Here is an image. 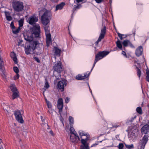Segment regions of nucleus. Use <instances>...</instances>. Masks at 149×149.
<instances>
[{
    "mask_svg": "<svg viewBox=\"0 0 149 149\" xmlns=\"http://www.w3.org/2000/svg\"><path fill=\"white\" fill-rule=\"evenodd\" d=\"M40 32V26L38 24H36L33 26L31 33L24 36L25 40L30 42L25 47V51L26 54H33L36 49L41 51L42 49L44 48L42 44L40 43L33 37L34 36L35 37H38Z\"/></svg>",
    "mask_w": 149,
    "mask_h": 149,
    "instance_id": "1",
    "label": "nucleus"
},
{
    "mask_svg": "<svg viewBox=\"0 0 149 149\" xmlns=\"http://www.w3.org/2000/svg\"><path fill=\"white\" fill-rule=\"evenodd\" d=\"M81 138L82 145L80 146V149H89V143L87 141L89 139L90 136L83 131L80 130L79 132Z\"/></svg>",
    "mask_w": 149,
    "mask_h": 149,
    "instance_id": "2",
    "label": "nucleus"
},
{
    "mask_svg": "<svg viewBox=\"0 0 149 149\" xmlns=\"http://www.w3.org/2000/svg\"><path fill=\"white\" fill-rule=\"evenodd\" d=\"M52 16L51 12L50 11H46L41 17L42 22L44 25H47L49 22Z\"/></svg>",
    "mask_w": 149,
    "mask_h": 149,
    "instance_id": "3",
    "label": "nucleus"
},
{
    "mask_svg": "<svg viewBox=\"0 0 149 149\" xmlns=\"http://www.w3.org/2000/svg\"><path fill=\"white\" fill-rule=\"evenodd\" d=\"M109 53L108 52L103 51L102 52H99L96 55L94 63L93 64L91 71L94 67L96 63L99 60L102 59L106 55H108Z\"/></svg>",
    "mask_w": 149,
    "mask_h": 149,
    "instance_id": "4",
    "label": "nucleus"
},
{
    "mask_svg": "<svg viewBox=\"0 0 149 149\" xmlns=\"http://www.w3.org/2000/svg\"><path fill=\"white\" fill-rule=\"evenodd\" d=\"M13 6L14 10L17 12L22 11L24 8L23 3L19 1L13 2Z\"/></svg>",
    "mask_w": 149,
    "mask_h": 149,
    "instance_id": "5",
    "label": "nucleus"
},
{
    "mask_svg": "<svg viewBox=\"0 0 149 149\" xmlns=\"http://www.w3.org/2000/svg\"><path fill=\"white\" fill-rule=\"evenodd\" d=\"M54 68L55 71L58 73V75L55 76L56 78L57 79H59L61 77V75L60 73L62 70L61 62L60 61H58L56 63L54 67Z\"/></svg>",
    "mask_w": 149,
    "mask_h": 149,
    "instance_id": "6",
    "label": "nucleus"
},
{
    "mask_svg": "<svg viewBox=\"0 0 149 149\" xmlns=\"http://www.w3.org/2000/svg\"><path fill=\"white\" fill-rule=\"evenodd\" d=\"M23 113V111L17 110L15 112V115L16 119L19 123H23L24 120L22 118V115Z\"/></svg>",
    "mask_w": 149,
    "mask_h": 149,
    "instance_id": "7",
    "label": "nucleus"
},
{
    "mask_svg": "<svg viewBox=\"0 0 149 149\" xmlns=\"http://www.w3.org/2000/svg\"><path fill=\"white\" fill-rule=\"evenodd\" d=\"M69 135L70 136V141L74 143H77L80 140V139L77 133L72 134Z\"/></svg>",
    "mask_w": 149,
    "mask_h": 149,
    "instance_id": "8",
    "label": "nucleus"
},
{
    "mask_svg": "<svg viewBox=\"0 0 149 149\" xmlns=\"http://www.w3.org/2000/svg\"><path fill=\"white\" fill-rule=\"evenodd\" d=\"M106 27L104 26L101 30V33L97 40L95 42V44L96 45H97L98 42L104 38L106 33Z\"/></svg>",
    "mask_w": 149,
    "mask_h": 149,
    "instance_id": "9",
    "label": "nucleus"
},
{
    "mask_svg": "<svg viewBox=\"0 0 149 149\" xmlns=\"http://www.w3.org/2000/svg\"><path fill=\"white\" fill-rule=\"evenodd\" d=\"M67 85L66 81L65 80H63L62 81H59L57 84V86L58 88L61 89V91H63L64 87Z\"/></svg>",
    "mask_w": 149,
    "mask_h": 149,
    "instance_id": "10",
    "label": "nucleus"
},
{
    "mask_svg": "<svg viewBox=\"0 0 149 149\" xmlns=\"http://www.w3.org/2000/svg\"><path fill=\"white\" fill-rule=\"evenodd\" d=\"M148 136L145 135L144 136L142 139L140 141V144L141 145V149H144V147L148 141Z\"/></svg>",
    "mask_w": 149,
    "mask_h": 149,
    "instance_id": "11",
    "label": "nucleus"
},
{
    "mask_svg": "<svg viewBox=\"0 0 149 149\" xmlns=\"http://www.w3.org/2000/svg\"><path fill=\"white\" fill-rule=\"evenodd\" d=\"M63 100L62 98H59L57 102V107L59 110V113L61 115V112L62 111L63 108Z\"/></svg>",
    "mask_w": 149,
    "mask_h": 149,
    "instance_id": "12",
    "label": "nucleus"
},
{
    "mask_svg": "<svg viewBox=\"0 0 149 149\" xmlns=\"http://www.w3.org/2000/svg\"><path fill=\"white\" fill-rule=\"evenodd\" d=\"M38 21V18L35 16L30 17L27 20V22L31 25L35 24Z\"/></svg>",
    "mask_w": 149,
    "mask_h": 149,
    "instance_id": "13",
    "label": "nucleus"
},
{
    "mask_svg": "<svg viewBox=\"0 0 149 149\" xmlns=\"http://www.w3.org/2000/svg\"><path fill=\"white\" fill-rule=\"evenodd\" d=\"M141 132L142 134H146L149 132V126L148 125H145L142 127Z\"/></svg>",
    "mask_w": 149,
    "mask_h": 149,
    "instance_id": "14",
    "label": "nucleus"
},
{
    "mask_svg": "<svg viewBox=\"0 0 149 149\" xmlns=\"http://www.w3.org/2000/svg\"><path fill=\"white\" fill-rule=\"evenodd\" d=\"M143 51V48L142 46H139L137 48L135 51V54L137 56H139L142 54Z\"/></svg>",
    "mask_w": 149,
    "mask_h": 149,
    "instance_id": "15",
    "label": "nucleus"
},
{
    "mask_svg": "<svg viewBox=\"0 0 149 149\" xmlns=\"http://www.w3.org/2000/svg\"><path fill=\"white\" fill-rule=\"evenodd\" d=\"M138 129L136 127H134L132 128L130 131L132 135L136 136L138 134Z\"/></svg>",
    "mask_w": 149,
    "mask_h": 149,
    "instance_id": "16",
    "label": "nucleus"
},
{
    "mask_svg": "<svg viewBox=\"0 0 149 149\" xmlns=\"http://www.w3.org/2000/svg\"><path fill=\"white\" fill-rule=\"evenodd\" d=\"M54 55L55 56H60L61 53V50L58 49L56 47H54Z\"/></svg>",
    "mask_w": 149,
    "mask_h": 149,
    "instance_id": "17",
    "label": "nucleus"
},
{
    "mask_svg": "<svg viewBox=\"0 0 149 149\" xmlns=\"http://www.w3.org/2000/svg\"><path fill=\"white\" fill-rule=\"evenodd\" d=\"M89 75L85 74L84 76H82L80 74H78L76 77V78L78 80H82L88 77Z\"/></svg>",
    "mask_w": 149,
    "mask_h": 149,
    "instance_id": "18",
    "label": "nucleus"
},
{
    "mask_svg": "<svg viewBox=\"0 0 149 149\" xmlns=\"http://www.w3.org/2000/svg\"><path fill=\"white\" fill-rule=\"evenodd\" d=\"M46 36V43L47 45L48 46L51 42V35L50 33L45 34Z\"/></svg>",
    "mask_w": 149,
    "mask_h": 149,
    "instance_id": "19",
    "label": "nucleus"
},
{
    "mask_svg": "<svg viewBox=\"0 0 149 149\" xmlns=\"http://www.w3.org/2000/svg\"><path fill=\"white\" fill-rule=\"evenodd\" d=\"M64 5L65 3L63 2L57 5L56 7L55 11H57L58 10H61L63 8Z\"/></svg>",
    "mask_w": 149,
    "mask_h": 149,
    "instance_id": "20",
    "label": "nucleus"
},
{
    "mask_svg": "<svg viewBox=\"0 0 149 149\" xmlns=\"http://www.w3.org/2000/svg\"><path fill=\"white\" fill-rule=\"evenodd\" d=\"M123 46L125 47H126L128 45H129L131 47H134L133 46L130 42V41L128 40H126L123 41Z\"/></svg>",
    "mask_w": 149,
    "mask_h": 149,
    "instance_id": "21",
    "label": "nucleus"
},
{
    "mask_svg": "<svg viewBox=\"0 0 149 149\" xmlns=\"http://www.w3.org/2000/svg\"><path fill=\"white\" fill-rule=\"evenodd\" d=\"M13 92V93L12 95V99L14 100L19 96V92L17 90Z\"/></svg>",
    "mask_w": 149,
    "mask_h": 149,
    "instance_id": "22",
    "label": "nucleus"
},
{
    "mask_svg": "<svg viewBox=\"0 0 149 149\" xmlns=\"http://www.w3.org/2000/svg\"><path fill=\"white\" fill-rule=\"evenodd\" d=\"M70 127L69 129L70 132L68 133V135H70L72 134L77 133L75 131L74 128L73 127L72 125H70Z\"/></svg>",
    "mask_w": 149,
    "mask_h": 149,
    "instance_id": "23",
    "label": "nucleus"
},
{
    "mask_svg": "<svg viewBox=\"0 0 149 149\" xmlns=\"http://www.w3.org/2000/svg\"><path fill=\"white\" fill-rule=\"evenodd\" d=\"M10 88L12 92L17 90L15 85L14 84H12L10 85Z\"/></svg>",
    "mask_w": 149,
    "mask_h": 149,
    "instance_id": "24",
    "label": "nucleus"
},
{
    "mask_svg": "<svg viewBox=\"0 0 149 149\" xmlns=\"http://www.w3.org/2000/svg\"><path fill=\"white\" fill-rule=\"evenodd\" d=\"M69 120L70 125H73L74 122L73 118L72 116H70L69 117Z\"/></svg>",
    "mask_w": 149,
    "mask_h": 149,
    "instance_id": "25",
    "label": "nucleus"
},
{
    "mask_svg": "<svg viewBox=\"0 0 149 149\" xmlns=\"http://www.w3.org/2000/svg\"><path fill=\"white\" fill-rule=\"evenodd\" d=\"M24 21V19H21L18 21L19 25V27L20 28V27H22L23 26Z\"/></svg>",
    "mask_w": 149,
    "mask_h": 149,
    "instance_id": "26",
    "label": "nucleus"
},
{
    "mask_svg": "<svg viewBox=\"0 0 149 149\" xmlns=\"http://www.w3.org/2000/svg\"><path fill=\"white\" fill-rule=\"evenodd\" d=\"M117 47L119 49H121L122 48V45L121 42L119 40L117 41L116 42Z\"/></svg>",
    "mask_w": 149,
    "mask_h": 149,
    "instance_id": "27",
    "label": "nucleus"
},
{
    "mask_svg": "<svg viewBox=\"0 0 149 149\" xmlns=\"http://www.w3.org/2000/svg\"><path fill=\"white\" fill-rule=\"evenodd\" d=\"M45 34L50 33L49 26H47L44 27Z\"/></svg>",
    "mask_w": 149,
    "mask_h": 149,
    "instance_id": "28",
    "label": "nucleus"
},
{
    "mask_svg": "<svg viewBox=\"0 0 149 149\" xmlns=\"http://www.w3.org/2000/svg\"><path fill=\"white\" fill-rule=\"evenodd\" d=\"M20 29L19 27H18L17 29H15L14 28L13 30V32L14 34H16L19 32Z\"/></svg>",
    "mask_w": 149,
    "mask_h": 149,
    "instance_id": "29",
    "label": "nucleus"
},
{
    "mask_svg": "<svg viewBox=\"0 0 149 149\" xmlns=\"http://www.w3.org/2000/svg\"><path fill=\"white\" fill-rule=\"evenodd\" d=\"M49 87V85L46 79H45V86H44V88H45L46 89L48 88Z\"/></svg>",
    "mask_w": 149,
    "mask_h": 149,
    "instance_id": "30",
    "label": "nucleus"
},
{
    "mask_svg": "<svg viewBox=\"0 0 149 149\" xmlns=\"http://www.w3.org/2000/svg\"><path fill=\"white\" fill-rule=\"evenodd\" d=\"M125 146L126 148L129 149H132L134 148V146L133 144H131L130 145L125 144Z\"/></svg>",
    "mask_w": 149,
    "mask_h": 149,
    "instance_id": "31",
    "label": "nucleus"
},
{
    "mask_svg": "<svg viewBox=\"0 0 149 149\" xmlns=\"http://www.w3.org/2000/svg\"><path fill=\"white\" fill-rule=\"evenodd\" d=\"M137 112L140 114H142V109L141 107H138L136 109Z\"/></svg>",
    "mask_w": 149,
    "mask_h": 149,
    "instance_id": "32",
    "label": "nucleus"
},
{
    "mask_svg": "<svg viewBox=\"0 0 149 149\" xmlns=\"http://www.w3.org/2000/svg\"><path fill=\"white\" fill-rule=\"evenodd\" d=\"M46 104L49 109H52V104L49 101H47Z\"/></svg>",
    "mask_w": 149,
    "mask_h": 149,
    "instance_id": "33",
    "label": "nucleus"
},
{
    "mask_svg": "<svg viewBox=\"0 0 149 149\" xmlns=\"http://www.w3.org/2000/svg\"><path fill=\"white\" fill-rule=\"evenodd\" d=\"M48 112L50 113L52 116H54L53 113L54 112H55V111H54V110H53L52 108L48 109Z\"/></svg>",
    "mask_w": 149,
    "mask_h": 149,
    "instance_id": "34",
    "label": "nucleus"
},
{
    "mask_svg": "<svg viewBox=\"0 0 149 149\" xmlns=\"http://www.w3.org/2000/svg\"><path fill=\"white\" fill-rule=\"evenodd\" d=\"M146 71L147 75L146 77V80L149 82V70H147Z\"/></svg>",
    "mask_w": 149,
    "mask_h": 149,
    "instance_id": "35",
    "label": "nucleus"
},
{
    "mask_svg": "<svg viewBox=\"0 0 149 149\" xmlns=\"http://www.w3.org/2000/svg\"><path fill=\"white\" fill-rule=\"evenodd\" d=\"M13 69L14 71L16 73V74H18L19 72V70L18 68L16 67H14L13 68Z\"/></svg>",
    "mask_w": 149,
    "mask_h": 149,
    "instance_id": "36",
    "label": "nucleus"
},
{
    "mask_svg": "<svg viewBox=\"0 0 149 149\" xmlns=\"http://www.w3.org/2000/svg\"><path fill=\"white\" fill-rule=\"evenodd\" d=\"M124 145L123 143H120L119 144L118 146V148L119 149H123Z\"/></svg>",
    "mask_w": 149,
    "mask_h": 149,
    "instance_id": "37",
    "label": "nucleus"
},
{
    "mask_svg": "<svg viewBox=\"0 0 149 149\" xmlns=\"http://www.w3.org/2000/svg\"><path fill=\"white\" fill-rule=\"evenodd\" d=\"M5 16L6 17L10 16V13L7 11H5L4 12Z\"/></svg>",
    "mask_w": 149,
    "mask_h": 149,
    "instance_id": "38",
    "label": "nucleus"
},
{
    "mask_svg": "<svg viewBox=\"0 0 149 149\" xmlns=\"http://www.w3.org/2000/svg\"><path fill=\"white\" fill-rule=\"evenodd\" d=\"M19 75L18 74H16V75L14 76V79L15 80H16L19 77Z\"/></svg>",
    "mask_w": 149,
    "mask_h": 149,
    "instance_id": "39",
    "label": "nucleus"
},
{
    "mask_svg": "<svg viewBox=\"0 0 149 149\" xmlns=\"http://www.w3.org/2000/svg\"><path fill=\"white\" fill-rule=\"evenodd\" d=\"M119 126V125H118V124H115L114 125H112V127H110V128H116Z\"/></svg>",
    "mask_w": 149,
    "mask_h": 149,
    "instance_id": "40",
    "label": "nucleus"
},
{
    "mask_svg": "<svg viewBox=\"0 0 149 149\" xmlns=\"http://www.w3.org/2000/svg\"><path fill=\"white\" fill-rule=\"evenodd\" d=\"M6 18L7 20L8 21H11V20H12V18L11 17V16L6 17Z\"/></svg>",
    "mask_w": 149,
    "mask_h": 149,
    "instance_id": "41",
    "label": "nucleus"
},
{
    "mask_svg": "<svg viewBox=\"0 0 149 149\" xmlns=\"http://www.w3.org/2000/svg\"><path fill=\"white\" fill-rule=\"evenodd\" d=\"M137 73L138 77L140 78L141 74V71L139 69H138Z\"/></svg>",
    "mask_w": 149,
    "mask_h": 149,
    "instance_id": "42",
    "label": "nucleus"
},
{
    "mask_svg": "<svg viewBox=\"0 0 149 149\" xmlns=\"http://www.w3.org/2000/svg\"><path fill=\"white\" fill-rule=\"evenodd\" d=\"M11 132L12 133L14 134H16V130L14 128H12L11 130Z\"/></svg>",
    "mask_w": 149,
    "mask_h": 149,
    "instance_id": "43",
    "label": "nucleus"
},
{
    "mask_svg": "<svg viewBox=\"0 0 149 149\" xmlns=\"http://www.w3.org/2000/svg\"><path fill=\"white\" fill-rule=\"evenodd\" d=\"M118 36L120 38V40H122L123 39L122 36H123V35L121 34L120 33H118Z\"/></svg>",
    "mask_w": 149,
    "mask_h": 149,
    "instance_id": "44",
    "label": "nucleus"
},
{
    "mask_svg": "<svg viewBox=\"0 0 149 149\" xmlns=\"http://www.w3.org/2000/svg\"><path fill=\"white\" fill-rule=\"evenodd\" d=\"M14 62V63L16 64L17 63V58L16 56H14V57L12 58Z\"/></svg>",
    "mask_w": 149,
    "mask_h": 149,
    "instance_id": "45",
    "label": "nucleus"
},
{
    "mask_svg": "<svg viewBox=\"0 0 149 149\" xmlns=\"http://www.w3.org/2000/svg\"><path fill=\"white\" fill-rule=\"evenodd\" d=\"M10 56L12 58L14 57V56H16L15 53L13 52H11Z\"/></svg>",
    "mask_w": 149,
    "mask_h": 149,
    "instance_id": "46",
    "label": "nucleus"
},
{
    "mask_svg": "<svg viewBox=\"0 0 149 149\" xmlns=\"http://www.w3.org/2000/svg\"><path fill=\"white\" fill-rule=\"evenodd\" d=\"M10 26L13 29L15 28V26H14V23L13 22H11L10 24Z\"/></svg>",
    "mask_w": 149,
    "mask_h": 149,
    "instance_id": "47",
    "label": "nucleus"
},
{
    "mask_svg": "<svg viewBox=\"0 0 149 149\" xmlns=\"http://www.w3.org/2000/svg\"><path fill=\"white\" fill-rule=\"evenodd\" d=\"M99 142H96L95 143H94V144H93L91 146V147H95V146H97V145L98 144V143H99Z\"/></svg>",
    "mask_w": 149,
    "mask_h": 149,
    "instance_id": "48",
    "label": "nucleus"
},
{
    "mask_svg": "<svg viewBox=\"0 0 149 149\" xmlns=\"http://www.w3.org/2000/svg\"><path fill=\"white\" fill-rule=\"evenodd\" d=\"M84 0H75L74 1V3H79V2H82Z\"/></svg>",
    "mask_w": 149,
    "mask_h": 149,
    "instance_id": "49",
    "label": "nucleus"
},
{
    "mask_svg": "<svg viewBox=\"0 0 149 149\" xmlns=\"http://www.w3.org/2000/svg\"><path fill=\"white\" fill-rule=\"evenodd\" d=\"M65 102L66 103H68L69 101H70V98H69L67 97H66L65 99Z\"/></svg>",
    "mask_w": 149,
    "mask_h": 149,
    "instance_id": "50",
    "label": "nucleus"
},
{
    "mask_svg": "<svg viewBox=\"0 0 149 149\" xmlns=\"http://www.w3.org/2000/svg\"><path fill=\"white\" fill-rule=\"evenodd\" d=\"M122 54L123 55L126 57L127 58V56L125 52L124 51H122Z\"/></svg>",
    "mask_w": 149,
    "mask_h": 149,
    "instance_id": "51",
    "label": "nucleus"
},
{
    "mask_svg": "<svg viewBox=\"0 0 149 149\" xmlns=\"http://www.w3.org/2000/svg\"><path fill=\"white\" fill-rule=\"evenodd\" d=\"M23 41L22 40H19L18 42L17 45L18 46H20L21 45Z\"/></svg>",
    "mask_w": 149,
    "mask_h": 149,
    "instance_id": "52",
    "label": "nucleus"
},
{
    "mask_svg": "<svg viewBox=\"0 0 149 149\" xmlns=\"http://www.w3.org/2000/svg\"><path fill=\"white\" fill-rule=\"evenodd\" d=\"M34 59L37 62L39 63L40 62V61L38 58L35 57L34 58Z\"/></svg>",
    "mask_w": 149,
    "mask_h": 149,
    "instance_id": "53",
    "label": "nucleus"
},
{
    "mask_svg": "<svg viewBox=\"0 0 149 149\" xmlns=\"http://www.w3.org/2000/svg\"><path fill=\"white\" fill-rule=\"evenodd\" d=\"M95 1L97 3H100L102 1V0H95Z\"/></svg>",
    "mask_w": 149,
    "mask_h": 149,
    "instance_id": "54",
    "label": "nucleus"
},
{
    "mask_svg": "<svg viewBox=\"0 0 149 149\" xmlns=\"http://www.w3.org/2000/svg\"><path fill=\"white\" fill-rule=\"evenodd\" d=\"M60 115V120L62 122V123L63 124V119L61 116V115Z\"/></svg>",
    "mask_w": 149,
    "mask_h": 149,
    "instance_id": "55",
    "label": "nucleus"
},
{
    "mask_svg": "<svg viewBox=\"0 0 149 149\" xmlns=\"http://www.w3.org/2000/svg\"><path fill=\"white\" fill-rule=\"evenodd\" d=\"M2 61L0 60V69H1L2 67Z\"/></svg>",
    "mask_w": 149,
    "mask_h": 149,
    "instance_id": "56",
    "label": "nucleus"
},
{
    "mask_svg": "<svg viewBox=\"0 0 149 149\" xmlns=\"http://www.w3.org/2000/svg\"><path fill=\"white\" fill-rule=\"evenodd\" d=\"M41 118L42 120V121L43 122V123L45 121V119L43 118V117L42 116H41Z\"/></svg>",
    "mask_w": 149,
    "mask_h": 149,
    "instance_id": "57",
    "label": "nucleus"
},
{
    "mask_svg": "<svg viewBox=\"0 0 149 149\" xmlns=\"http://www.w3.org/2000/svg\"><path fill=\"white\" fill-rule=\"evenodd\" d=\"M134 62L135 63H136L138 64H139V63H138V61L137 59L135 60Z\"/></svg>",
    "mask_w": 149,
    "mask_h": 149,
    "instance_id": "58",
    "label": "nucleus"
},
{
    "mask_svg": "<svg viewBox=\"0 0 149 149\" xmlns=\"http://www.w3.org/2000/svg\"><path fill=\"white\" fill-rule=\"evenodd\" d=\"M51 1L53 2H57L58 0H50Z\"/></svg>",
    "mask_w": 149,
    "mask_h": 149,
    "instance_id": "59",
    "label": "nucleus"
},
{
    "mask_svg": "<svg viewBox=\"0 0 149 149\" xmlns=\"http://www.w3.org/2000/svg\"><path fill=\"white\" fill-rule=\"evenodd\" d=\"M50 133L52 136L54 135V134H53V132L52 131V130L50 131Z\"/></svg>",
    "mask_w": 149,
    "mask_h": 149,
    "instance_id": "60",
    "label": "nucleus"
},
{
    "mask_svg": "<svg viewBox=\"0 0 149 149\" xmlns=\"http://www.w3.org/2000/svg\"><path fill=\"white\" fill-rule=\"evenodd\" d=\"M88 87H89V90H90V92L92 93V91L91 90V89H90V86H89V84H88ZM92 94V93H91Z\"/></svg>",
    "mask_w": 149,
    "mask_h": 149,
    "instance_id": "61",
    "label": "nucleus"
},
{
    "mask_svg": "<svg viewBox=\"0 0 149 149\" xmlns=\"http://www.w3.org/2000/svg\"><path fill=\"white\" fill-rule=\"evenodd\" d=\"M45 101H46V103H47V101H48V100H47V99L46 98L45 99Z\"/></svg>",
    "mask_w": 149,
    "mask_h": 149,
    "instance_id": "62",
    "label": "nucleus"
},
{
    "mask_svg": "<svg viewBox=\"0 0 149 149\" xmlns=\"http://www.w3.org/2000/svg\"><path fill=\"white\" fill-rule=\"evenodd\" d=\"M79 5H78V6H76V8H79Z\"/></svg>",
    "mask_w": 149,
    "mask_h": 149,
    "instance_id": "63",
    "label": "nucleus"
},
{
    "mask_svg": "<svg viewBox=\"0 0 149 149\" xmlns=\"http://www.w3.org/2000/svg\"><path fill=\"white\" fill-rule=\"evenodd\" d=\"M143 61H145V59L143 57Z\"/></svg>",
    "mask_w": 149,
    "mask_h": 149,
    "instance_id": "64",
    "label": "nucleus"
}]
</instances>
